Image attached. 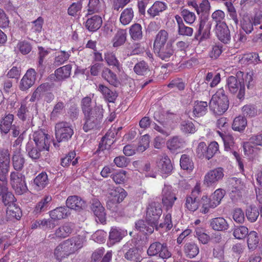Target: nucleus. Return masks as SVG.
<instances>
[{
    "instance_id": "26",
    "label": "nucleus",
    "mask_w": 262,
    "mask_h": 262,
    "mask_svg": "<svg viewBox=\"0 0 262 262\" xmlns=\"http://www.w3.org/2000/svg\"><path fill=\"white\" fill-rule=\"evenodd\" d=\"M157 114V112L155 113L154 118L160 123L162 126H159L157 124H155L154 128L165 137L169 136L172 128L170 127V125H168L164 120H163L162 119H157L156 117Z\"/></svg>"
},
{
    "instance_id": "64",
    "label": "nucleus",
    "mask_w": 262,
    "mask_h": 262,
    "mask_svg": "<svg viewBox=\"0 0 262 262\" xmlns=\"http://www.w3.org/2000/svg\"><path fill=\"white\" fill-rule=\"evenodd\" d=\"M181 15L185 21L188 24H192L195 20L196 16L193 12H190L187 9H183L181 12Z\"/></svg>"
},
{
    "instance_id": "37",
    "label": "nucleus",
    "mask_w": 262,
    "mask_h": 262,
    "mask_svg": "<svg viewBox=\"0 0 262 262\" xmlns=\"http://www.w3.org/2000/svg\"><path fill=\"white\" fill-rule=\"evenodd\" d=\"M129 33L131 38L134 40L139 41L142 39V27L139 24L136 23L132 25L129 28Z\"/></svg>"
},
{
    "instance_id": "44",
    "label": "nucleus",
    "mask_w": 262,
    "mask_h": 262,
    "mask_svg": "<svg viewBox=\"0 0 262 262\" xmlns=\"http://www.w3.org/2000/svg\"><path fill=\"white\" fill-rule=\"evenodd\" d=\"M217 133L222 138L225 146V149L228 151L229 150H233L234 147V138L231 135L224 134V133L217 131Z\"/></svg>"
},
{
    "instance_id": "53",
    "label": "nucleus",
    "mask_w": 262,
    "mask_h": 262,
    "mask_svg": "<svg viewBox=\"0 0 262 262\" xmlns=\"http://www.w3.org/2000/svg\"><path fill=\"white\" fill-rule=\"evenodd\" d=\"M124 257L127 260L139 262L141 256L138 249L137 248L133 247L126 252Z\"/></svg>"
},
{
    "instance_id": "51",
    "label": "nucleus",
    "mask_w": 262,
    "mask_h": 262,
    "mask_svg": "<svg viewBox=\"0 0 262 262\" xmlns=\"http://www.w3.org/2000/svg\"><path fill=\"white\" fill-rule=\"evenodd\" d=\"M220 81L221 75L220 73L208 72L205 78V81L206 83L211 81L209 85L211 88L216 86Z\"/></svg>"
},
{
    "instance_id": "47",
    "label": "nucleus",
    "mask_w": 262,
    "mask_h": 262,
    "mask_svg": "<svg viewBox=\"0 0 262 262\" xmlns=\"http://www.w3.org/2000/svg\"><path fill=\"white\" fill-rule=\"evenodd\" d=\"M34 183L38 189L44 188L49 183L47 174L46 172L39 173L34 180Z\"/></svg>"
},
{
    "instance_id": "1",
    "label": "nucleus",
    "mask_w": 262,
    "mask_h": 262,
    "mask_svg": "<svg viewBox=\"0 0 262 262\" xmlns=\"http://www.w3.org/2000/svg\"><path fill=\"white\" fill-rule=\"evenodd\" d=\"M210 8V6L208 1L204 0L196 9L198 14H200L201 12L205 13L204 15L201 17L199 29L194 37V39L199 41V42L210 37L211 23L210 21H208V15H206Z\"/></svg>"
},
{
    "instance_id": "18",
    "label": "nucleus",
    "mask_w": 262,
    "mask_h": 262,
    "mask_svg": "<svg viewBox=\"0 0 262 262\" xmlns=\"http://www.w3.org/2000/svg\"><path fill=\"white\" fill-rule=\"evenodd\" d=\"M216 34L219 39L225 43H227L230 40V31L224 23L216 25Z\"/></svg>"
},
{
    "instance_id": "59",
    "label": "nucleus",
    "mask_w": 262,
    "mask_h": 262,
    "mask_svg": "<svg viewBox=\"0 0 262 262\" xmlns=\"http://www.w3.org/2000/svg\"><path fill=\"white\" fill-rule=\"evenodd\" d=\"M242 112L244 116V117L252 118L257 115V110L256 107L254 105L247 104L242 107Z\"/></svg>"
},
{
    "instance_id": "36",
    "label": "nucleus",
    "mask_w": 262,
    "mask_h": 262,
    "mask_svg": "<svg viewBox=\"0 0 262 262\" xmlns=\"http://www.w3.org/2000/svg\"><path fill=\"white\" fill-rule=\"evenodd\" d=\"M38 61L37 64V67H38V72L40 74H42L44 70H45V66L43 64V61L45 59V58L49 54V53L50 52V49H47L42 47H38Z\"/></svg>"
},
{
    "instance_id": "31",
    "label": "nucleus",
    "mask_w": 262,
    "mask_h": 262,
    "mask_svg": "<svg viewBox=\"0 0 262 262\" xmlns=\"http://www.w3.org/2000/svg\"><path fill=\"white\" fill-rule=\"evenodd\" d=\"M210 226L215 231H225L229 228V225L223 217H215L212 219Z\"/></svg>"
},
{
    "instance_id": "22",
    "label": "nucleus",
    "mask_w": 262,
    "mask_h": 262,
    "mask_svg": "<svg viewBox=\"0 0 262 262\" xmlns=\"http://www.w3.org/2000/svg\"><path fill=\"white\" fill-rule=\"evenodd\" d=\"M52 200V196L50 195H47L42 198L36 204L33 210V213L35 215H39L42 212L47 211Z\"/></svg>"
},
{
    "instance_id": "49",
    "label": "nucleus",
    "mask_w": 262,
    "mask_h": 262,
    "mask_svg": "<svg viewBox=\"0 0 262 262\" xmlns=\"http://www.w3.org/2000/svg\"><path fill=\"white\" fill-rule=\"evenodd\" d=\"M26 151L28 156L33 160L39 159L41 157V151L37 146H33L28 143L26 145Z\"/></svg>"
},
{
    "instance_id": "21",
    "label": "nucleus",
    "mask_w": 262,
    "mask_h": 262,
    "mask_svg": "<svg viewBox=\"0 0 262 262\" xmlns=\"http://www.w3.org/2000/svg\"><path fill=\"white\" fill-rule=\"evenodd\" d=\"M14 115L11 114H5L0 119V131L2 135H7L12 127Z\"/></svg>"
},
{
    "instance_id": "27",
    "label": "nucleus",
    "mask_w": 262,
    "mask_h": 262,
    "mask_svg": "<svg viewBox=\"0 0 262 262\" xmlns=\"http://www.w3.org/2000/svg\"><path fill=\"white\" fill-rule=\"evenodd\" d=\"M98 90L102 94L104 99L109 102H114L118 97V94L116 91H113L102 84H99Z\"/></svg>"
},
{
    "instance_id": "33",
    "label": "nucleus",
    "mask_w": 262,
    "mask_h": 262,
    "mask_svg": "<svg viewBox=\"0 0 262 262\" xmlns=\"http://www.w3.org/2000/svg\"><path fill=\"white\" fill-rule=\"evenodd\" d=\"M208 104L206 101H195L193 108V116L201 117L204 115L207 111Z\"/></svg>"
},
{
    "instance_id": "62",
    "label": "nucleus",
    "mask_w": 262,
    "mask_h": 262,
    "mask_svg": "<svg viewBox=\"0 0 262 262\" xmlns=\"http://www.w3.org/2000/svg\"><path fill=\"white\" fill-rule=\"evenodd\" d=\"M248 234V229L244 226L236 227L233 232V236L238 239L244 238Z\"/></svg>"
},
{
    "instance_id": "30",
    "label": "nucleus",
    "mask_w": 262,
    "mask_h": 262,
    "mask_svg": "<svg viewBox=\"0 0 262 262\" xmlns=\"http://www.w3.org/2000/svg\"><path fill=\"white\" fill-rule=\"evenodd\" d=\"M22 215V212L19 207L16 204L9 205L7 207L6 216L8 220H19Z\"/></svg>"
},
{
    "instance_id": "45",
    "label": "nucleus",
    "mask_w": 262,
    "mask_h": 262,
    "mask_svg": "<svg viewBox=\"0 0 262 262\" xmlns=\"http://www.w3.org/2000/svg\"><path fill=\"white\" fill-rule=\"evenodd\" d=\"M259 242L258 234L255 231H251L247 235V244L250 250H254Z\"/></svg>"
},
{
    "instance_id": "3",
    "label": "nucleus",
    "mask_w": 262,
    "mask_h": 262,
    "mask_svg": "<svg viewBox=\"0 0 262 262\" xmlns=\"http://www.w3.org/2000/svg\"><path fill=\"white\" fill-rule=\"evenodd\" d=\"M229 103V99L224 90L221 88L212 96L209 106L214 114L221 115L228 110Z\"/></svg>"
},
{
    "instance_id": "42",
    "label": "nucleus",
    "mask_w": 262,
    "mask_h": 262,
    "mask_svg": "<svg viewBox=\"0 0 262 262\" xmlns=\"http://www.w3.org/2000/svg\"><path fill=\"white\" fill-rule=\"evenodd\" d=\"M184 141L178 136H174L167 141V148L172 151H176L182 148L184 145Z\"/></svg>"
},
{
    "instance_id": "39",
    "label": "nucleus",
    "mask_w": 262,
    "mask_h": 262,
    "mask_svg": "<svg viewBox=\"0 0 262 262\" xmlns=\"http://www.w3.org/2000/svg\"><path fill=\"white\" fill-rule=\"evenodd\" d=\"M167 8L166 5L162 2L157 1L147 10L148 14L152 17L159 15V13Z\"/></svg>"
},
{
    "instance_id": "38",
    "label": "nucleus",
    "mask_w": 262,
    "mask_h": 262,
    "mask_svg": "<svg viewBox=\"0 0 262 262\" xmlns=\"http://www.w3.org/2000/svg\"><path fill=\"white\" fill-rule=\"evenodd\" d=\"M184 251L187 257L192 258L199 254V248L194 243H187L184 247Z\"/></svg>"
},
{
    "instance_id": "15",
    "label": "nucleus",
    "mask_w": 262,
    "mask_h": 262,
    "mask_svg": "<svg viewBox=\"0 0 262 262\" xmlns=\"http://www.w3.org/2000/svg\"><path fill=\"white\" fill-rule=\"evenodd\" d=\"M36 72L34 69L31 68L21 78L19 88L21 91H26L33 85L36 80Z\"/></svg>"
},
{
    "instance_id": "24",
    "label": "nucleus",
    "mask_w": 262,
    "mask_h": 262,
    "mask_svg": "<svg viewBox=\"0 0 262 262\" xmlns=\"http://www.w3.org/2000/svg\"><path fill=\"white\" fill-rule=\"evenodd\" d=\"M157 166L162 174H170L173 169L171 161L167 156L162 157L158 162Z\"/></svg>"
},
{
    "instance_id": "9",
    "label": "nucleus",
    "mask_w": 262,
    "mask_h": 262,
    "mask_svg": "<svg viewBox=\"0 0 262 262\" xmlns=\"http://www.w3.org/2000/svg\"><path fill=\"white\" fill-rule=\"evenodd\" d=\"M55 136L58 142L67 141L74 134L72 126L67 122H60L55 126Z\"/></svg>"
},
{
    "instance_id": "54",
    "label": "nucleus",
    "mask_w": 262,
    "mask_h": 262,
    "mask_svg": "<svg viewBox=\"0 0 262 262\" xmlns=\"http://www.w3.org/2000/svg\"><path fill=\"white\" fill-rule=\"evenodd\" d=\"M124 232L120 229L112 228L110 232L109 239L113 244L119 242L124 236Z\"/></svg>"
},
{
    "instance_id": "48",
    "label": "nucleus",
    "mask_w": 262,
    "mask_h": 262,
    "mask_svg": "<svg viewBox=\"0 0 262 262\" xmlns=\"http://www.w3.org/2000/svg\"><path fill=\"white\" fill-rule=\"evenodd\" d=\"M81 109L84 115L92 112L96 104L92 103V99L90 97H85L82 99L81 102Z\"/></svg>"
},
{
    "instance_id": "35",
    "label": "nucleus",
    "mask_w": 262,
    "mask_h": 262,
    "mask_svg": "<svg viewBox=\"0 0 262 262\" xmlns=\"http://www.w3.org/2000/svg\"><path fill=\"white\" fill-rule=\"evenodd\" d=\"M69 210L64 207H57L50 211V217L54 220H59L67 217L69 213Z\"/></svg>"
},
{
    "instance_id": "8",
    "label": "nucleus",
    "mask_w": 262,
    "mask_h": 262,
    "mask_svg": "<svg viewBox=\"0 0 262 262\" xmlns=\"http://www.w3.org/2000/svg\"><path fill=\"white\" fill-rule=\"evenodd\" d=\"M200 185L196 184L191 193L185 198V207L189 211L194 212L201 205Z\"/></svg>"
},
{
    "instance_id": "63",
    "label": "nucleus",
    "mask_w": 262,
    "mask_h": 262,
    "mask_svg": "<svg viewBox=\"0 0 262 262\" xmlns=\"http://www.w3.org/2000/svg\"><path fill=\"white\" fill-rule=\"evenodd\" d=\"M181 130L185 134H193L195 131L193 123L189 121H183L181 123Z\"/></svg>"
},
{
    "instance_id": "6",
    "label": "nucleus",
    "mask_w": 262,
    "mask_h": 262,
    "mask_svg": "<svg viewBox=\"0 0 262 262\" xmlns=\"http://www.w3.org/2000/svg\"><path fill=\"white\" fill-rule=\"evenodd\" d=\"M162 214L161 205L156 202H152L146 208V221L149 225L152 226L158 230L159 220Z\"/></svg>"
},
{
    "instance_id": "17",
    "label": "nucleus",
    "mask_w": 262,
    "mask_h": 262,
    "mask_svg": "<svg viewBox=\"0 0 262 262\" xmlns=\"http://www.w3.org/2000/svg\"><path fill=\"white\" fill-rule=\"evenodd\" d=\"M154 50L162 60L165 61H168L174 53L172 44L170 42H168L166 45L155 47Z\"/></svg>"
},
{
    "instance_id": "50",
    "label": "nucleus",
    "mask_w": 262,
    "mask_h": 262,
    "mask_svg": "<svg viewBox=\"0 0 262 262\" xmlns=\"http://www.w3.org/2000/svg\"><path fill=\"white\" fill-rule=\"evenodd\" d=\"M134 17V12L132 8H126L121 14L120 20L123 25L128 24Z\"/></svg>"
},
{
    "instance_id": "28",
    "label": "nucleus",
    "mask_w": 262,
    "mask_h": 262,
    "mask_svg": "<svg viewBox=\"0 0 262 262\" xmlns=\"http://www.w3.org/2000/svg\"><path fill=\"white\" fill-rule=\"evenodd\" d=\"M102 24V18L99 15H95L88 19L85 27L90 31L94 32L100 28Z\"/></svg>"
},
{
    "instance_id": "58",
    "label": "nucleus",
    "mask_w": 262,
    "mask_h": 262,
    "mask_svg": "<svg viewBox=\"0 0 262 262\" xmlns=\"http://www.w3.org/2000/svg\"><path fill=\"white\" fill-rule=\"evenodd\" d=\"M1 196H2V202L5 206L8 207L9 205H13L15 203L16 199L12 193L8 191V188L6 191Z\"/></svg>"
},
{
    "instance_id": "2",
    "label": "nucleus",
    "mask_w": 262,
    "mask_h": 262,
    "mask_svg": "<svg viewBox=\"0 0 262 262\" xmlns=\"http://www.w3.org/2000/svg\"><path fill=\"white\" fill-rule=\"evenodd\" d=\"M82 247V243L79 239L72 238L64 241L59 244L55 248L54 254L56 259L61 261L74 254Z\"/></svg>"
},
{
    "instance_id": "57",
    "label": "nucleus",
    "mask_w": 262,
    "mask_h": 262,
    "mask_svg": "<svg viewBox=\"0 0 262 262\" xmlns=\"http://www.w3.org/2000/svg\"><path fill=\"white\" fill-rule=\"evenodd\" d=\"M135 228L137 230L139 231L140 232H146L148 233H152L154 231L155 228L149 225V226H147L145 223V222L143 220H139L137 222H136L135 224Z\"/></svg>"
},
{
    "instance_id": "43",
    "label": "nucleus",
    "mask_w": 262,
    "mask_h": 262,
    "mask_svg": "<svg viewBox=\"0 0 262 262\" xmlns=\"http://www.w3.org/2000/svg\"><path fill=\"white\" fill-rule=\"evenodd\" d=\"M247 124L246 118L242 116H239L235 118L233 120L232 128L237 132H243L245 129Z\"/></svg>"
},
{
    "instance_id": "10",
    "label": "nucleus",
    "mask_w": 262,
    "mask_h": 262,
    "mask_svg": "<svg viewBox=\"0 0 262 262\" xmlns=\"http://www.w3.org/2000/svg\"><path fill=\"white\" fill-rule=\"evenodd\" d=\"M227 85L229 91L231 93L234 94L239 90L237 95V98L241 100L244 99L245 94L244 81L237 80L236 77L231 76L227 79Z\"/></svg>"
},
{
    "instance_id": "19",
    "label": "nucleus",
    "mask_w": 262,
    "mask_h": 262,
    "mask_svg": "<svg viewBox=\"0 0 262 262\" xmlns=\"http://www.w3.org/2000/svg\"><path fill=\"white\" fill-rule=\"evenodd\" d=\"M241 18L240 19V26L243 31L247 34L252 33L254 30V26L255 24L253 21V18L248 13H244L240 14Z\"/></svg>"
},
{
    "instance_id": "13",
    "label": "nucleus",
    "mask_w": 262,
    "mask_h": 262,
    "mask_svg": "<svg viewBox=\"0 0 262 262\" xmlns=\"http://www.w3.org/2000/svg\"><path fill=\"white\" fill-rule=\"evenodd\" d=\"M33 140L35 145L40 150L49 151L50 147V138L48 134L39 130L33 134Z\"/></svg>"
},
{
    "instance_id": "41",
    "label": "nucleus",
    "mask_w": 262,
    "mask_h": 262,
    "mask_svg": "<svg viewBox=\"0 0 262 262\" xmlns=\"http://www.w3.org/2000/svg\"><path fill=\"white\" fill-rule=\"evenodd\" d=\"M126 31L119 29L115 34L113 39V45L114 47H118L123 45L126 40Z\"/></svg>"
},
{
    "instance_id": "25",
    "label": "nucleus",
    "mask_w": 262,
    "mask_h": 262,
    "mask_svg": "<svg viewBox=\"0 0 262 262\" xmlns=\"http://www.w3.org/2000/svg\"><path fill=\"white\" fill-rule=\"evenodd\" d=\"M25 163V159L21 153L20 149H16L12 157V165L14 169L16 171L21 170Z\"/></svg>"
},
{
    "instance_id": "23",
    "label": "nucleus",
    "mask_w": 262,
    "mask_h": 262,
    "mask_svg": "<svg viewBox=\"0 0 262 262\" xmlns=\"http://www.w3.org/2000/svg\"><path fill=\"white\" fill-rule=\"evenodd\" d=\"M75 227L74 224L71 222H67L58 228L55 231L56 237L64 238L69 236Z\"/></svg>"
},
{
    "instance_id": "60",
    "label": "nucleus",
    "mask_w": 262,
    "mask_h": 262,
    "mask_svg": "<svg viewBox=\"0 0 262 262\" xmlns=\"http://www.w3.org/2000/svg\"><path fill=\"white\" fill-rule=\"evenodd\" d=\"M65 107L66 104L64 102L62 101L57 102L55 104L53 110L51 113V119L55 120L56 118L62 113Z\"/></svg>"
},
{
    "instance_id": "16",
    "label": "nucleus",
    "mask_w": 262,
    "mask_h": 262,
    "mask_svg": "<svg viewBox=\"0 0 262 262\" xmlns=\"http://www.w3.org/2000/svg\"><path fill=\"white\" fill-rule=\"evenodd\" d=\"M67 207L76 211L80 212L86 207V202L77 195L69 196L66 201Z\"/></svg>"
},
{
    "instance_id": "11",
    "label": "nucleus",
    "mask_w": 262,
    "mask_h": 262,
    "mask_svg": "<svg viewBox=\"0 0 262 262\" xmlns=\"http://www.w3.org/2000/svg\"><path fill=\"white\" fill-rule=\"evenodd\" d=\"M102 186L104 190L113 198L114 202L117 203L121 202L126 196L125 190L120 187L114 188V187L107 182H104Z\"/></svg>"
},
{
    "instance_id": "46",
    "label": "nucleus",
    "mask_w": 262,
    "mask_h": 262,
    "mask_svg": "<svg viewBox=\"0 0 262 262\" xmlns=\"http://www.w3.org/2000/svg\"><path fill=\"white\" fill-rule=\"evenodd\" d=\"M88 7L89 14L99 12L104 7V2L102 0H90Z\"/></svg>"
},
{
    "instance_id": "5",
    "label": "nucleus",
    "mask_w": 262,
    "mask_h": 262,
    "mask_svg": "<svg viewBox=\"0 0 262 262\" xmlns=\"http://www.w3.org/2000/svg\"><path fill=\"white\" fill-rule=\"evenodd\" d=\"M225 191L222 189H216L209 199L206 195L201 197L202 207L200 212L203 214L208 213L209 208H214L218 206L225 195Z\"/></svg>"
},
{
    "instance_id": "40",
    "label": "nucleus",
    "mask_w": 262,
    "mask_h": 262,
    "mask_svg": "<svg viewBox=\"0 0 262 262\" xmlns=\"http://www.w3.org/2000/svg\"><path fill=\"white\" fill-rule=\"evenodd\" d=\"M169 38L168 33L165 30H161L156 35L154 48L162 45H166Z\"/></svg>"
},
{
    "instance_id": "61",
    "label": "nucleus",
    "mask_w": 262,
    "mask_h": 262,
    "mask_svg": "<svg viewBox=\"0 0 262 262\" xmlns=\"http://www.w3.org/2000/svg\"><path fill=\"white\" fill-rule=\"evenodd\" d=\"M126 171L120 170L119 171L111 175V178L116 184H120L124 183L126 179Z\"/></svg>"
},
{
    "instance_id": "7",
    "label": "nucleus",
    "mask_w": 262,
    "mask_h": 262,
    "mask_svg": "<svg viewBox=\"0 0 262 262\" xmlns=\"http://www.w3.org/2000/svg\"><path fill=\"white\" fill-rule=\"evenodd\" d=\"M147 253L148 256H158L163 259H168L171 256V252L169 250L166 243L155 242L149 246Z\"/></svg>"
},
{
    "instance_id": "52",
    "label": "nucleus",
    "mask_w": 262,
    "mask_h": 262,
    "mask_svg": "<svg viewBox=\"0 0 262 262\" xmlns=\"http://www.w3.org/2000/svg\"><path fill=\"white\" fill-rule=\"evenodd\" d=\"M17 116L18 118L25 121L31 118V114L29 108L25 104H21L17 112Z\"/></svg>"
},
{
    "instance_id": "55",
    "label": "nucleus",
    "mask_w": 262,
    "mask_h": 262,
    "mask_svg": "<svg viewBox=\"0 0 262 262\" xmlns=\"http://www.w3.org/2000/svg\"><path fill=\"white\" fill-rule=\"evenodd\" d=\"M246 215L250 222H254L257 219L259 212L256 207L250 206L246 209Z\"/></svg>"
},
{
    "instance_id": "12",
    "label": "nucleus",
    "mask_w": 262,
    "mask_h": 262,
    "mask_svg": "<svg viewBox=\"0 0 262 262\" xmlns=\"http://www.w3.org/2000/svg\"><path fill=\"white\" fill-rule=\"evenodd\" d=\"M224 176V169L221 167L209 170L204 177V183L207 186L215 185L222 180Z\"/></svg>"
},
{
    "instance_id": "14",
    "label": "nucleus",
    "mask_w": 262,
    "mask_h": 262,
    "mask_svg": "<svg viewBox=\"0 0 262 262\" xmlns=\"http://www.w3.org/2000/svg\"><path fill=\"white\" fill-rule=\"evenodd\" d=\"M177 199L172 187L165 185L162 191V202L167 210L171 209Z\"/></svg>"
},
{
    "instance_id": "4",
    "label": "nucleus",
    "mask_w": 262,
    "mask_h": 262,
    "mask_svg": "<svg viewBox=\"0 0 262 262\" xmlns=\"http://www.w3.org/2000/svg\"><path fill=\"white\" fill-rule=\"evenodd\" d=\"M84 115L85 121L83 129L85 132L97 128L101 123L103 118V109L95 106L92 112Z\"/></svg>"
},
{
    "instance_id": "56",
    "label": "nucleus",
    "mask_w": 262,
    "mask_h": 262,
    "mask_svg": "<svg viewBox=\"0 0 262 262\" xmlns=\"http://www.w3.org/2000/svg\"><path fill=\"white\" fill-rule=\"evenodd\" d=\"M180 166L184 170L191 171L193 169L192 161L186 155H183L180 159Z\"/></svg>"
},
{
    "instance_id": "20",
    "label": "nucleus",
    "mask_w": 262,
    "mask_h": 262,
    "mask_svg": "<svg viewBox=\"0 0 262 262\" xmlns=\"http://www.w3.org/2000/svg\"><path fill=\"white\" fill-rule=\"evenodd\" d=\"M91 209L99 222L101 223H104L106 221V214L104 211V208L99 200L97 199L92 200Z\"/></svg>"
},
{
    "instance_id": "32",
    "label": "nucleus",
    "mask_w": 262,
    "mask_h": 262,
    "mask_svg": "<svg viewBox=\"0 0 262 262\" xmlns=\"http://www.w3.org/2000/svg\"><path fill=\"white\" fill-rule=\"evenodd\" d=\"M71 72V66L67 64L61 67L55 71V81H62L70 77Z\"/></svg>"
},
{
    "instance_id": "29",
    "label": "nucleus",
    "mask_w": 262,
    "mask_h": 262,
    "mask_svg": "<svg viewBox=\"0 0 262 262\" xmlns=\"http://www.w3.org/2000/svg\"><path fill=\"white\" fill-rule=\"evenodd\" d=\"M101 76L104 79L115 87H118L120 84L116 75L108 68H104L103 70Z\"/></svg>"
},
{
    "instance_id": "34",
    "label": "nucleus",
    "mask_w": 262,
    "mask_h": 262,
    "mask_svg": "<svg viewBox=\"0 0 262 262\" xmlns=\"http://www.w3.org/2000/svg\"><path fill=\"white\" fill-rule=\"evenodd\" d=\"M134 71L136 74L140 76H146L151 73L149 66L144 60L137 62L134 66Z\"/></svg>"
}]
</instances>
